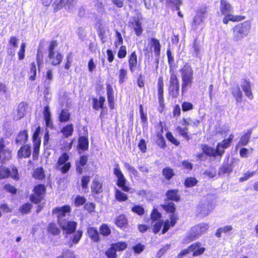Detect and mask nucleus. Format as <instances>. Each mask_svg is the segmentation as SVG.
<instances>
[{"instance_id":"obj_35","label":"nucleus","mask_w":258,"mask_h":258,"mask_svg":"<svg viewBox=\"0 0 258 258\" xmlns=\"http://www.w3.org/2000/svg\"><path fill=\"white\" fill-rule=\"evenodd\" d=\"M73 131V125L72 124H70L67 125L62 128L61 132L66 138H68L72 135Z\"/></svg>"},{"instance_id":"obj_14","label":"nucleus","mask_w":258,"mask_h":258,"mask_svg":"<svg viewBox=\"0 0 258 258\" xmlns=\"http://www.w3.org/2000/svg\"><path fill=\"white\" fill-rule=\"evenodd\" d=\"M11 158V151L5 147V142L3 139L0 140V160L3 161L9 160Z\"/></svg>"},{"instance_id":"obj_51","label":"nucleus","mask_w":258,"mask_h":258,"mask_svg":"<svg viewBox=\"0 0 258 258\" xmlns=\"http://www.w3.org/2000/svg\"><path fill=\"white\" fill-rule=\"evenodd\" d=\"M162 173L167 179H170L174 175L172 169L168 167L163 169Z\"/></svg>"},{"instance_id":"obj_47","label":"nucleus","mask_w":258,"mask_h":258,"mask_svg":"<svg viewBox=\"0 0 258 258\" xmlns=\"http://www.w3.org/2000/svg\"><path fill=\"white\" fill-rule=\"evenodd\" d=\"M70 114L67 110L63 109L59 115V121L65 122L70 119Z\"/></svg>"},{"instance_id":"obj_30","label":"nucleus","mask_w":258,"mask_h":258,"mask_svg":"<svg viewBox=\"0 0 258 258\" xmlns=\"http://www.w3.org/2000/svg\"><path fill=\"white\" fill-rule=\"evenodd\" d=\"M114 196L115 199L120 202L126 201L128 199L127 196L125 194L117 188L115 189Z\"/></svg>"},{"instance_id":"obj_24","label":"nucleus","mask_w":258,"mask_h":258,"mask_svg":"<svg viewBox=\"0 0 258 258\" xmlns=\"http://www.w3.org/2000/svg\"><path fill=\"white\" fill-rule=\"evenodd\" d=\"M115 224L120 228H125L127 225V220L124 215H121L116 217Z\"/></svg>"},{"instance_id":"obj_17","label":"nucleus","mask_w":258,"mask_h":258,"mask_svg":"<svg viewBox=\"0 0 258 258\" xmlns=\"http://www.w3.org/2000/svg\"><path fill=\"white\" fill-rule=\"evenodd\" d=\"M232 94L237 103L242 101V93L238 85H233L231 88Z\"/></svg>"},{"instance_id":"obj_57","label":"nucleus","mask_w":258,"mask_h":258,"mask_svg":"<svg viewBox=\"0 0 258 258\" xmlns=\"http://www.w3.org/2000/svg\"><path fill=\"white\" fill-rule=\"evenodd\" d=\"M123 165L124 167L127 170L128 172H131L135 176L137 175L138 171L134 167L132 166L129 163L126 162H123Z\"/></svg>"},{"instance_id":"obj_13","label":"nucleus","mask_w":258,"mask_h":258,"mask_svg":"<svg viewBox=\"0 0 258 258\" xmlns=\"http://www.w3.org/2000/svg\"><path fill=\"white\" fill-rule=\"evenodd\" d=\"M234 136L230 134L227 139L224 140L221 143H218L217 146L218 149V154L221 157L224 153L225 149H227L230 145Z\"/></svg>"},{"instance_id":"obj_61","label":"nucleus","mask_w":258,"mask_h":258,"mask_svg":"<svg viewBox=\"0 0 258 258\" xmlns=\"http://www.w3.org/2000/svg\"><path fill=\"white\" fill-rule=\"evenodd\" d=\"M53 80V72L51 70H48L47 71L46 74V80L45 83L48 84H50Z\"/></svg>"},{"instance_id":"obj_63","label":"nucleus","mask_w":258,"mask_h":258,"mask_svg":"<svg viewBox=\"0 0 258 258\" xmlns=\"http://www.w3.org/2000/svg\"><path fill=\"white\" fill-rule=\"evenodd\" d=\"M25 43H22L20 47V50L18 52L19 59L20 60H22L24 58L25 56Z\"/></svg>"},{"instance_id":"obj_39","label":"nucleus","mask_w":258,"mask_h":258,"mask_svg":"<svg viewBox=\"0 0 258 258\" xmlns=\"http://www.w3.org/2000/svg\"><path fill=\"white\" fill-rule=\"evenodd\" d=\"M87 162V157L85 156H82L80 157L79 164L77 165V170L80 173H82L83 167L86 164Z\"/></svg>"},{"instance_id":"obj_1","label":"nucleus","mask_w":258,"mask_h":258,"mask_svg":"<svg viewBox=\"0 0 258 258\" xmlns=\"http://www.w3.org/2000/svg\"><path fill=\"white\" fill-rule=\"evenodd\" d=\"M181 79V92L183 94L191 87L194 82V70L188 63H185L179 70Z\"/></svg>"},{"instance_id":"obj_43","label":"nucleus","mask_w":258,"mask_h":258,"mask_svg":"<svg viewBox=\"0 0 258 258\" xmlns=\"http://www.w3.org/2000/svg\"><path fill=\"white\" fill-rule=\"evenodd\" d=\"M29 80L31 81H34L36 77V67L35 62H32L31 64L30 71L29 74Z\"/></svg>"},{"instance_id":"obj_44","label":"nucleus","mask_w":258,"mask_h":258,"mask_svg":"<svg viewBox=\"0 0 258 258\" xmlns=\"http://www.w3.org/2000/svg\"><path fill=\"white\" fill-rule=\"evenodd\" d=\"M114 249L117 251H121L126 248L127 244L125 242H118L111 244Z\"/></svg>"},{"instance_id":"obj_55","label":"nucleus","mask_w":258,"mask_h":258,"mask_svg":"<svg viewBox=\"0 0 258 258\" xmlns=\"http://www.w3.org/2000/svg\"><path fill=\"white\" fill-rule=\"evenodd\" d=\"M73 143V140L70 142L63 141L61 145L60 149L63 151H69L72 148Z\"/></svg>"},{"instance_id":"obj_4","label":"nucleus","mask_w":258,"mask_h":258,"mask_svg":"<svg viewBox=\"0 0 258 258\" xmlns=\"http://www.w3.org/2000/svg\"><path fill=\"white\" fill-rule=\"evenodd\" d=\"M57 46V42L55 40L52 41L48 47V57L50 63L53 66H56L61 63L62 59V55L58 51H55V48Z\"/></svg>"},{"instance_id":"obj_49","label":"nucleus","mask_w":258,"mask_h":258,"mask_svg":"<svg viewBox=\"0 0 258 258\" xmlns=\"http://www.w3.org/2000/svg\"><path fill=\"white\" fill-rule=\"evenodd\" d=\"M163 208L168 213L173 214L175 210V205L172 202L163 205Z\"/></svg>"},{"instance_id":"obj_41","label":"nucleus","mask_w":258,"mask_h":258,"mask_svg":"<svg viewBox=\"0 0 258 258\" xmlns=\"http://www.w3.org/2000/svg\"><path fill=\"white\" fill-rule=\"evenodd\" d=\"M183 124L184 125H192L195 127L198 126L200 124V120L198 119H191L190 118H183Z\"/></svg>"},{"instance_id":"obj_36","label":"nucleus","mask_w":258,"mask_h":258,"mask_svg":"<svg viewBox=\"0 0 258 258\" xmlns=\"http://www.w3.org/2000/svg\"><path fill=\"white\" fill-rule=\"evenodd\" d=\"M92 191L96 194H99L102 191V183L97 180H94L91 185Z\"/></svg>"},{"instance_id":"obj_19","label":"nucleus","mask_w":258,"mask_h":258,"mask_svg":"<svg viewBox=\"0 0 258 258\" xmlns=\"http://www.w3.org/2000/svg\"><path fill=\"white\" fill-rule=\"evenodd\" d=\"M223 23L227 24L229 21L238 22L244 19L245 17L240 15H233L232 14L224 15Z\"/></svg>"},{"instance_id":"obj_54","label":"nucleus","mask_w":258,"mask_h":258,"mask_svg":"<svg viewBox=\"0 0 258 258\" xmlns=\"http://www.w3.org/2000/svg\"><path fill=\"white\" fill-rule=\"evenodd\" d=\"M32 208L30 204H25L20 208V211L23 214H27L30 212Z\"/></svg>"},{"instance_id":"obj_29","label":"nucleus","mask_w":258,"mask_h":258,"mask_svg":"<svg viewBox=\"0 0 258 258\" xmlns=\"http://www.w3.org/2000/svg\"><path fill=\"white\" fill-rule=\"evenodd\" d=\"M89 142L87 138L84 137H81L79 139L78 147L80 149L86 151L88 149Z\"/></svg>"},{"instance_id":"obj_26","label":"nucleus","mask_w":258,"mask_h":258,"mask_svg":"<svg viewBox=\"0 0 258 258\" xmlns=\"http://www.w3.org/2000/svg\"><path fill=\"white\" fill-rule=\"evenodd\" d=\"M28 134L26 131L24 130L21 132L17 136L16 139V142L17 144H22L27 140Z\"/></svg>"},{"instance_id":"obj_15","label":"nucleus","mask_w":258,"mask_h":258,"mask_svg":"<svg viewBox=\"0 0 258 258\" xmlns=\"http://www.w3.org/2000/svg\"><path fill=\"white\" fill-rule=\"evenodd\" d=\"M220 11L222 15L232 14L233 8L226 0H220Z\"/></svg>"},{"instance_id":"obj_52","label":"nucleus","mask_w":258,"mask_h":258,"mask_svg":"<svg viewBox=\"0 0 258 258\" xmlns=\"http://www.w3.org/2000/svg\"><path fill=\"white\" fill-rule=\"evenodd\" d=\"M198 180L195 177H188L185 181V185L186 187H192L196 185Z\"/></svg>"},{"instance_id":"obj_22","label":"nucleus","mask_w":258,"mask_h":258,"mask_svg":"<svg viewBox=\"0 0 258 258\" xmlns=\"http://www.w3.org/2000/svg\"><path fill=\"white\" fill-rule=\"evenodd\" d=\"M241 86L245 93V95L250 100L252 99L253 97L251 90V86L250 82L245 80L241 84Z\"/></svg>"},{"instance_id":"obj_37","label":"nucleus","mask_w":258,"mask_h":258,"mask_svg":"<svg viewBox=\"0 0 258 258\" xmlns=\"http://www.w3.org/2000/svg\"><path fill=\"white\" fill-rule=\"evenodd\" d=\"M105 101V98L103 97H100L98 100L96 98L93 99V107L96 110L99 108L103 109V104Z\"/></svg>"},{"instance_id":"obj_45","label":"nucleus","mask_w":258,"mask_h":258,"mask_svg":"<svg viewBox=\"0 0 258 258\" xmlns=\"http://www.w3.org/2000/svg\"><path fill=\"white\" fill-rule=\"evenodd\" d=\"M48 231L54 235H58L60 233L59 229L53 223H50L49 225Z\"/></svg>"},{"instance_id":"obj_32","label":"nucleus","mask_w":258,"mask_h":258,"mask_svg":"<svg viewBox=\"0 0 258 258\" xmlns=\"http://www.w3.org/2000/svg\"><path fill=\"white\" fill-rule=\"evenodd\" d=\"M87 232L89 237L94 241H97L99 240L98 232L96 228L89 227L87 229Z\"/></svg>"},{"instance_id":"obj_31","label":"nucleus","mask_w":258,"mask_h":258,"mask_svg":"<svg viewBox=\"0 0 258 258\" xmlns=\"http://www.w3.org/2000/svg\"><path fill=\"white\" fill-rule=\"evenodd\" d=\"M82 236V231L81 230H77L76 231L73 235L72 237L71 238L70 240V245L71 246L73 245L74 244H77L79 242L80 239Z\"/></svg>"},{"instance_id":"obj_34","label":"nucleus","mask_w":258,"mask_h":258,"mask_svg":"<svg viewBox=\"0 0 258 258\" xmlns=\"http://www.w3.org/2000/svg\"><path fill=\"white\" fill-rule=\"evenodd\" d=\"M132 25L137 35H141L143 32V29L142 27V24L140 21L136 20L134 22L132 23Z\"/></svg>"},{"instance_id":"obj_64","label":"nucleus","mask_w":258,"mask_h":258,"mask_svg":"<svg viewBox=\"0 0 258 258\" xmlns=\"http://www.w3.org/2000/svg\"><path fill=\"white\" fill-rule=\"evenodd\" d=\"M90 177L88 176H85L82 178L81 185L83 188H87L88 183L90 182Z\"/></svg>"},{"instance_id":"obj_48","label":"nucleus","mask_w":258,"mask_h":258,"mask_svg":"<svg viewBox=\"0 0 258 258\" xmlns=\"http://www.w3.org/2000/svg\"><path fill=\"white\" fill-rule=\"evenodd\" d=\"M116 252V251L111 245V246L108 248L105 253L107 258H116L117 254Z\"/></svg>"},{"instance_id":"obj_11","label":"nucleus","mask_w":258,"mask_h":258,"mask_svg":"<svg viewBox=\"0 0 258 258\" xmlns=\"http://www.w3.org/2000/svg\"><path fill=\"white\" fill-rule=\"evenodd\" d=\"M74 1L75 0H54L53 7L56 11L63 7L70 10L73 6Z\"/></svg>"},{"instance_id":"obj_56","label":"nucleus","mask_w":258,"mask_h":258,"mask_svg":"<svg viewBox=\"0 0 258 258\" xmlns=\"http://www.w3.org/2000/svg\"><path fill=\"white\" fill-rule=\"evenodd\" d=\"M166 136L168 140H169L173 144L176 146H178L179 145L180 142L173 137L171 132H167L166 133Z\"/></svg>"},{"instance_id":"obj_28","label":"nucleus","mask_w":258,"mask_h":258,"mask_svg":"<svg viewBox=\"0 0 258 258\" xmlns=\"http://www.w3.org/2000/svg\"><path fill=\"white\" fill-rule=\"evenodd\" d=\"M168 199L177 202L180 200V196L178 194L177 190H170L166 193Z\"/></svg>"},{"instance_id":"obj_9","label":"nucleus","mask_w":258,"mask_h":258,"mask_svg":"<svg viewBox=\"0 0 258 258\" xmlns=\"http://www.w3.org/2000/svg\"><path fill=\"white\" fill-rule=\"evenodd\" d=\"M45 190L44 185L42 184L35 186L33 190L34 193L30 198L31 200L36 204L39 203L45 194Z\"/></svg>"},{"instance_id":"obj_38","label":"nucleus","mask_w":258,"mask_h":258,"mask_svg":"<svg viewBox=\"0 0 258 258\" xmlns=\"http://www.w3.org/2000/svg\"><path fill=\"white\" fill-rule=\"evenodd\" d=\"M163 83L162 80H159L158 83V100L160 104H161L164 101L163 97Z\"/></svg>"},{"instance_id":"obj_21","label":"nucleus","mask_w":258,"mask_h":258,"mask_svg":"<svg viewBox=\"0 0 258 258\" xmlns=\"http://www.w3.org/2000/svg\"><path fill=\"white\" fill-rule=\"evenodd\" d=\"M128 66L131 72H134L137 66V56L135 51L133 52L129 56Z\"/></svg>"},{"instance_id":"obj_46","label":"nucleus","mask_w":258,"mask_h":258,"mask_svg":"<svg viewBox=\"0 0 258 258\" xmlns=\"http://www.w3.org/2000/svg\"><path fill=\"white\" fill-rule=\"evenodd\" d=\"M127 71L126 70L121 69L118 72V79L119 83L120 84L123 83L125 79L127 78Z\"/></svg>"},{"instance_id":"obj_33","label":"nucleus","mask_w":258,"mask_h":258,"mask_svg":"<svg viewBox=\"0 0 258 258\" xmlns=\"http://www.w3.org/2000/svg\"><path fill=\"white\" fill-rule=\"evenodd\" d=\"M251 132L249 131L246 133L244 134L241 137L238 142V145L240 146H245L249 142L250 138Z\"/></svg>"},{"instance_id":"obj_53","label":"nucleus","mask_w":258,"mask_h":258,"mask_svg":"<svg viewBox=\"0 0 258 258\" xmlns=\"http://www.w3.org/2000/svg\"><path fill=\"white\" fill-rule=\"evenodd\" d=\"M100 232L103 236H108L110 234L111 230L106 224H103L100 228Z\"/></svg>"},{"instance_id":"obj_7","label":"nucleus","mask_w":258,"mask_h":258,"mask_svg":"<svg viewBox=\"0 0 258 258\" xmlns=\"http://www.w3.org/2000/svg\"><path fill=\"white\" fill-rule=\"evenodd\" d=\"M69 158V156L68 154L63 153L58 159L57 168L63 173L67 172L70 168V163L69 162H67Z\"/></svg>"},{"instance_id":"obj_25","label":"nucleus","mask_w":258,"mask_h":258,"mask_svg":"<svg viewBox=\"0 0 258 258\" xmlns=\"http://www.w3.org/2000/svg\"><path fill=\"white\" fill-rule=\"evenodd\" d=\"M239 160L237 159H233L230 164H227L224 165L220 169L221 172L223 173H230L232 170V165L235 163H238Z\"/></svg>"},{"instance_id":"obj_2","label":"nucleus","mask_w":258,"mask_h":258,"mask_svg":"<svg viewBox=\"0 0 258 258\" xmlns=\"http://www.w3.org/2000/svg\"><path fill=\"white\" fill-rule=\"evenodd\" d=\"M250 25L247 22H244L236 25L232 29V40L238 42L241 40L249 34Z\"/></svg>"},{"instance_id":"obj_62","label":"nucleus","mask_w":258,"mask_h":258,"mask_svg":"<svg viewBox=\"0 0 258 258\" xmlns=\"http://www.w3.org/2000/svg\"><path fill=\"white\" fill-rule=\"evenodd\" d=\"M86 202V199L81 196H77L75 199V204L76 206H80L83 205Z\"/></svg>"},{"instance_id":"obj_6","label":"nucleus","mask_w":258,"mask_h":258,"mask_svg":"<svg viewBox=\"0 0 258 258\" xmlns=\"http://www.w3.org/2000/svg\"><path fill=\"white\" fill-rule=\"evenodd\" d=\"M113 173L117 178L116 183L117 186L121 187L122 190H123L124 191H129L131 188L125 185L126 180L124 177L121 171L120 170L119 165L118 164H116L114 165V168L113 169Z\"/></svg>"},{"instance_id":"obj_42","label":"nucleus","mask_w":258,"mask_h":258,"mask_svg":"<svg viewBox=\"0 0 258 258\" xmlns=\"http://www.w3.org/2000/svg\"><path fill=\"white\" fill-rule=\"evenodd\" d=\"M176 131L186 140L189 139V136H188L187 127L181 128L178 126L176 127Z\"/></svg>"},{"instance_id":"obj_10","label":"nucleus","mask_w":258,"mask_h":258,"mask_svg":"<svg viewBox=\"0 0 258 258\" xmlns=\"http://www.w3.org/2000/svg\"><path fill=\"white\" fill-rule=\"evenodd\" d=\"M11 176L15 180H18L19 178L18 174V170L16 167H12V170L5 167H0V179H3Z\"/></svg>"},{"instance_id":"obj_18","label":"nucleus","mask_w":258,"mask_h":258,"mask_svg":"<svg viewBox=\"0 0 258 258\" xmlns=\"http://www.w3.org/2000/svg\"><path fill=\"white\" fill-rule=\"evenodd\" d=\"M191 252H193V256H198L202 254L205 251V248L201 246L200 242H196L190 245Z\"/></svg>"},{"instance_id":"obj_58","label":"nucleus","mask_w":258,"mask_h":258,"mask_svg":"<svg viewBox=\"0 0 258 258\" xmlns=\"http://www.w3.org/2000/svg\"><path fill=\"white\" fill-rule=\"evenodd\" d=\"M132 211L139 215H143L144 214V208L139 205L133 207L132 208Z\"/></svg>"},{"instance_id":"obj_60","label":"nucleus","mask_w":258,"mask_h":258,"mask_svg":"<svg viewBox=\"0 0 258 258\" xmlns=\"http://www.w3.org/2000/svg\"><path fill=\"white\" fill-rule=\"evenodd\" d=\"M181 107L183 111H187L193 109L192 104L188 102H184L182 103Z\"/></svg>"},{"instance_id":"obj_12","label":"nucleus","mask_w":258,"mask_h":258,"mask_svg":"<svg viewBox=\"0 0 258 258\" xmlns=\"http://www.w3.org/2000/svg\"><path fill=\"white\" fill-rule=\"evenodd\" d=\"M71 207L69 206L66 205L61 207L56 208L53 209V213L56 214L58 223L61 220H66L64 217L67 213H70Z\"/></svg>"},{"instance_id":"obj_5","label":"nucleus","mask_w":258,"mask_h":258,"mask_svg":"<svg viewBox=\"0 0 258 258\" xmlns=\"http://www.w3.org/2000/svg\"><path fill=\"white\" fill-rule=\"evenodd\" d=\"M168 93L173 98H177L179 94V84L178 78L174 73L170 77Z\"/></svg>"},{"instance_id":"obj_20","label":"nucleus","mask_w":258,"mask_h":258,"mask_svg":"<svg viewBox=\"0 0 258 258\" xmlns=\"http://www.w3.org/2000/svg\"><path fill=\"white\" fill-rule=\"evenodd\" d=\"M202 150L203 152L207 156L213 157L220 156V155L218 154V149L217 147L216 149H215L214 148L209 147L208 145H204L202 146Z\"/></svg>"},{"instance_id":"obj_40","label":"nucleus","mask_w":258,"mask_h":258,"mask_svg":"<svg viewBox=\"0 0 258 258\" xmlns=\"http://www.w3.org/2000/svg\"><path fill=\"white\" fill-rule=\"evenodd\" d=\"M33 176L35 178L41 179H43L44 176V172L42 167H39L36 169L33 173Z\"/></svg>"},{"instance_id":"obj_27","label":"nucleus","mask_w":258,"mask_h":258,"mask_svg":"<svg viewBox=\"0 0 258 258\" xmlns=\"http://www.w3.org/2000/svg\"><path fill=\"white\" fill-rule=\"evenodd\" d=\"M151 46L154 47V51L155 54L159 56L160 54L161 45L158 40L156 38H151Z\"/></svg>"},{"instance_id":"obj_8","label":"nucleus","mask_w":258,"mask_h":258,"mask_svg":"<svg viewBox=\"0 0 258 258\" xmlns=\"http://www.w3.org/2000/svg\"><path fill=\"white\" fill-rule=\"evenodd\" d=\"M58 224L62 231L66 234H71L74 232L77 225V222L67 219L61 220Z\"/></svg>"},{"instance_id":"obj_59","label":"nucleus","mask_w":258,"mask_h":258,"mask_svg":"<svg viewBox=\"0 0 258 258\" xmlns=\"http://www.w3.org/2000/svg\"><path fill=\"white\" fill-rule=\"evenodd\" d=\"M255 174H256V171H252V172L247 171L244 174V176L241 177L239 178V181L241 182L245 181V180H247L249 178L254 175Z\"/></svg>"},{"instance_id":"obj_16","label":"nucleus","mask_w":258,"mask_h":258,"mask_svg":"<svg viewBox=\"0 0 258 258\" xmlns=\"http://www.w3.org/2000/svg\"><path fill=\"white\" fill-rule=\"evenodd\" d=\"M213 208L212 204L206 202L200 205L199 211L203 215L207 216L213 210Z\"/></svg>"},{"instance_id":"obj_50","label":"nucleus","mask_w":258,"mask_h":258,"mask_svg":"<svg viewBox=\"0 0 258 258\" xmlns=\"http://www.w3.org/2000/svg\"><path fill=\"white\" fill-rule=\"evenodd\" d=\"M25 115V107L24 104H20L18 109L17 119H20Z\"/></svg>"},{"instance_id":"obj_23","label":"nucleus","mask_w":258,"mask_h":258,"mask_svg":"<svg viewBox=\"0 0 258 258\" xmlns=\"http://www.w3.org/2000/svg\"><path fill=\"white\" fill-rule=\"evenodd\" d=\"M30 155V147L28 145L22 146L18 152V156L19 158H28Z\"/></svg>"},{"instance_id":"obj_3","label":"nucleus","mask_w":258,"mask_h":258,"mask_svg":"<svg viewBox=\"0 0 258 258\" xmlns=\"http://www.w3.org/2000/svg\"><path fill=\"white\" fill-rule=\"evenodd\" d=\"M208 228L209 225L207 223H202L195 225L190 229L189 233L187 235L185 239V242H189L196 239L204 234Z\"/></svg>"}]
</instances>
